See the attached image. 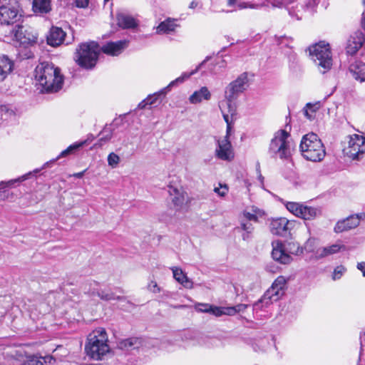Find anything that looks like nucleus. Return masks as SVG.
Listing matches in <instances>:
<instances>
[{"mask_svg":"<svg viewBox=\"0 0 365 365\" xmlns=\"http://www.w3.org/2000/svg\"><path fill=\"white\" fill-rule=\"evenodd\" d=\"M359 226V220L352 215L349 217L339 220L334 227V231L336 233H341L354 229Z\"/></svg>","mask_w":365,"mask_h":365,"instance_id":"obj_19","label":"nucleus"},{"mask_svg":"<svg viewBox=\"0 0 365 365\" xmlns=\"http://www.w3.org/2000/svg\"><path fill=\"white\" fill-rule=\"evenodd\" d=\"M248 307L247 304H238L234 306V308L236 309V314L243 312Z\"/></svg>","mask_w":365,"mask_h":365,"instance_id":"obj_55","label":"nucleus"},{"mask_svg":"<svg viewBox=\"0 0 365 365\" xmlns=\"http://www.w3.org/2000/svg\"><path fill=\"white\" fill-rule=\"evenodd\" d=\"M272 257L273 259L283 264H287L292 262L291 255L298 256L303 252V247L296 242L286 243L277 242L276 244L272 243Z\"/></svg>","mask_w":365,"mask_h":365,"instance_id":"obj_6","label":"nucleus"},{"mask_svg":"<svg viewBox=\"0 0 365 365\" xmlns=\"http://www.w3.org/2000/svg\"><path fill=\"white\" fill-rule=\"evenodd\" d=\"M320 106H321L320 102H317L314 104L310 103L307 104V108H309L312 111V113H314L317 110L319 109Z\"/></svg>","mask_w":365,"mask_h":365,"instance_id":"obj_53","label":"nucleus"},{"mask_svg":"<svg viewBox=\"0 0 365 365\" xmlns=\"http://www.w3.org/2000/svg\"><path fill=\"white\" fill-rule=\"evenodd\" d=\"M225 121L227 123L226 135L223 139L217 140L215 155L220 160L230 161L234 158V153L232 144L229 140L231 130L227 116H225Z\"/></svg>","mask_w":365,"mask_h":365,"instance_id":"obj_9","label":"nucleus"},{"mask_svg":"<svg viewBox=\"0 0 365 365\" xmlns=\"http://www.w3.org/2000/svg\"><path fill=\"white\" fill-rule=\"evenodd\" d=\"M264 212L259 209L252 207V212L244 211L242 219L247 220L248 222H257L259 217H263Z\"/></svg>","mask_w":365,"mask_h":365,"instance_id":"obj_32","label":"nucleus"},{"mask_svg":"<svg viewBox=\"0 0 365 365\" xmlns=\"http://www.w3.org/2000/svg\"><path fill=\"white\" fill-rule=\"evenodd\" d=\"M170 269L173 272V278L180 284H182V269L177 267H173Z\"/></svg>","mask_w":365,"mask_h":365,"instance_id":"obj_44","label":"nucleus"},{"mask_svg":"<svg viewBox=\"0 0 365 365\" xmlns=\"http://www.w3.org/2000/svg\"><path fill=\"white\" fill-rule=\"evenodd\" d=\"M289 133L285 130L277 131L271 140L268 153L271 158L287 160L291 156L290 143L288 138Z\"/></svg>","mask_w":365,"mask_h":365,"instance_id":"obj_5","label":"nucleus"},{"mask_svg":"<svg viewBox=\"0 0 365 365\" xmlns=\"http://www.w3.org/2000/svg\"><path fill=\"white\" fill-rule=\"evenodd\" d=\"M86 170H83V171H82V172H79V173H74V174L73 175V177H75V178H81L84 175V174H85V173H86Z\"/></svg>","mask_w":365,"mask_h":365,"instance_id":"obj_61","label":"nucleus"},{"mask_svg":"<svg viewBox=\"0 0 365 365\" xmlns=\"http://www.w3.org/2000/svg\"><path fill=\"white\" fill-rule=\"evenodd\" d=\"M210 304H197L195 305V309L198 312L209 313Z\"/></svg>","mask_w":365,"mask_h":365,"instance_id":"obj_48","label":"nucleus"},{"mask_svg":"<svg viewBox=\"0 0 365 365\" xmlns=\"http://www.w3.org/2000/svg\"><path fill=\"white\" fill-rule=\"evenodd\" d=\"M26 179V177L25 175L22 176L20 178L16 179V180H11L7 182L1 181L0 182V191L1 190H4L6 187L13 186L16 182L19 181H23Z\"/></svg>","mask_w":365,"mask_h":365,"instance_id":"obj_43","label":"nucleus"},{"mask_svg":"<svg viewBox=\"0 0 365 365\" xmlns=\"http://www.w3.org/2000/svg\"><path fill=\"white\" fill-rule=\"evenodd\" d=\"M247 3H240L239 4H237V7L239 9H245V8H247Z\"/></svg>","mask_w":365,"mask_h":365,"instance_id":"obj_63","label":"nucleus"},{"mask_svg":"<svg viewBox=\"0 0 365 365\" xmlns=\"http://www.w3.org/2000/svg\"><path fill=\"white\" fill-rule=\"evenodd\" d=\"M91 138H90V137H88V138L86 140H83L79 143H75L71 145L66 150H63L56 159L51 160L50 162H47L46 163H45V165H48L51 163H53L57 159H58L61 157H64V156L73 153L74 150H76L79 149L80 148L83 147L84 145H86L89 141H91L93 139V136L92 135H91Z\"/></svg>","mask_w":365,"mask_h":365,"instance_id":"obj_28","label":"nucleus"},{"mask_svg":"<svg viewBox=\"0 0 365 365\" xmlns=\"http://www.w3.org/2000/svg\"><path fill=\"white\" fill-rule=\"evenodd\" d=\"M211 98V93L206 86L202 87L200 90L195 91L189 98L191 103L196 104L202 100L208 101Z\"/></svg>","mask_w":365,"mask_h":365,"instance_id":"obj_26","label":"nucleus"},{"mask_svg":"<svg viewBox=\"0 0 365 365\" xmlns=\"http://www.w3.org/2000/svg\"><path fill=\"white\" fill-rule=\"evenodd\" d=\"M26 356L27 355H23L21 354H16V356H11L8 359V365H26Z\"/></svg>","mask_w":365,"mask_h":365,"instance_id":"obj_39","label":"nucleus"},{"mask_svg":"<svg viewBox=\"0 0 365 365\" xmlns=\"http://www.w3.org/2000/svg\"><path fill=\"white\" fill-rule=\"evenodd\" d=\"M66 32L60 27L52 26L46 37L47 43L53 47H57L65 41Z\"/></svg>","mask_w":365,"mask_h":365,"instance_id":"obj_16","label":"nucleus"},{"mask_svg":"<svg viewBox=\"0 0 365 365\" xmlns=\"http://www.w3.org/2000/svg\"><path fill=\"white\" fill-rule=\"evenodd\" d=\"M349 71L355 80L365 82V63L356 61L349 66Z\"/></svg>","mask_w":365,"mask_h":365,"instance_id":"obj_22","label":"nucleus"},{"mask_svg":"<svg viewBox=\"0 0 365 365\" xmlns=\"http://www.w3.org/2000/svg\"><path fill=\"white\" fill-rule=\"evenodd\" d=\"M210 56H207L203 61H202L198 66L195 67V69L192 70L191 71L184 72V80L189 78L191 76L195 74L199 70H200L203 67L205 63L208 61L210 59Z\"/></svg>","mask_w":365,"mask_h":365,"instance_id":"obj_41","label":"nucleus"},{"mask_svg":"<svg viewBox=\"0 0 365 365\" xmlns=\"http://www.w3.org/2000/svg\"><path fill=\"white\" fill-rule=\"evenodd\" d=\"M209 314H211L215 317L222 316V307H217L210 304Z\"/></svg>","mask_w":365,"mask_h":365,"instance_id":"obj_47","label":"nucleus"},{"mask_svg":"<svg viewBox=\"0 0 365 365\" xmlns=\"http://www.w3.org/2000/svg\"><path fill=\"white\" fill-rule=\"evenodd\" d=\"M99 135H101V137L98 142L94 144L95 147H101L105 143L108 142L113 136L112 130L110 128L106 126L100 133Z\"/></svg>","mask_w":365,"mask_h":365,"instance_id":"obj_37","label":"nucleus"},{"mask_svg":"<svg viewBox=\"0 0 365 365\" xmlns=\"http://www.w3.org/2000/svg\"><path fill=\"white\" fill-rule=\"evenodd\" d=\"M248 78L247 73H243L238 78L232 81L225 89L226 101H233L246 89Z\"/></svg>","mask_w":365,"mask_h":365,"instance_id":"obj_12","label":"nucleus"},{"mask_svg":"<svg viewBox=\"0 0 365 365\" xmlns=\"http://www.w3.org/2000/svg\"><path fill=\"white\" fill-rule=\"evenodd\" d=\"M286 208L295 216L304 219V210L303 207H307L304 204L295 202H287L285 204Z\"/></svg>","mask_w":365,"mask_h":365,"instance_id":"obj_30","label":"nucleus"},{"mask_svg":"<svg viewBox=\"0 0 365 365\" xmlns=\"http://www.w3.org/2000/svg\"><path fill=\"white\" fill-rule=\"evenodd\" d=\"M89 0H73V4L78 8H86L88 5Z\"/></svg>","mask_w":365,"mask_h":365,"instance_id":"obj_52","label":"nucleus"},{"mask_svg":"<svg viewBox=\"0 0 365 365\" xmlns=\"http://www.w3.org/2000/svg\"><path fill=\"white\" fill-rule=\"evenodd\" d=\"M33 10L35 13L46 14L51 10L50 0H34Z\"/></svg>","mask_w":365,"mask_h":365,"instance_id":"obj_31","label":"nucleus"},{"mask_svg":"<svg viewBox=\"0 0 365 365\" xmlns=\"http://www.w3.org/2000/svg\"><path fill=\"white\" fill-rule=\"evenodd\" d=\"M236 314V309L232 307H222V315L234 316Z\"/></svg>","mask_w":365,"mask_h":365,"instance_id":"obj_49","label":"nucleus"},{"mask_svg":"<svg viewBox=\"0 0 365 365\" xmlns=\"http://www.w3.org/2000/svg\"><path fill=\"white\" fill-rule=\"evenodd\" d=\"M233 101H227V113H226L224 110H222V116L225 119V116H227V120L229 123H230V130H232V126L234 123V121L236 120V108L235 106L232 103Z\"/></svg>","mask_w":365,"mask_h":365,"instance_id":"obj_34","label":"nucleus"},{"mask_svg":"<svg viewBox=\"0 0 365 365\" xmlns=\"http://www.w3.org/2000/svg\"><path fill=\"white\" fill-rule=\"evenodd\" d=\"M289 41H292V39L288 37H286V36H280L278 38V43L279 44H282L284 43L285 45L287 46V43Z\"/></svg>","mask_w":365,"mask_h":365,"instance_id":"obj_57","label":"nucleus"},{"mask_svg":"<svg viewBox=\"0 0 365 365\" xmlns=\"http://www.w3.org/2000/svg\"><path fill=\"white\" fill-rule=\"evenodd\" d=\"M148 289L153 293L160 292V288L158 287L157 282L155 281H151L148 284Z\"/></svg>","mask_w":365,"mask_h":365,"instance_id":"obj_51","label":"nucleus"},{"mask_svg":"<svg viewBox=\"0 0 365 365\" xmlns=\"http://www.w3.org/2000/svg\"><path fill=\"white\" fill-rule=\"evenodd\" d=\"M299 148L302 156L312 162L322 161L326 155L321 139L314 133H309L303 136Z\"/></svg>","mask_w":365,"mask_h":365,"instance_id":"obj_3","label":"nucleus"},{"mask_svg":"<svg viewBox=\"0 0 365 365\" xmlns=\"http://www.w3.org/2000/svg\"><path fill=\"white\" fill-rule=\"evenodd\" d=\"M116 347L110 348L108 344H86L85 351L88 357L93 360H103L115 355H135L144 354L147 347L141 344L140 346H134L135 344H116Z\"/></svg>","mask_w":365,"mask_h":365,"instance_id":"obj_1","label":"nucleus"},{"mask_svg":"<svg viewBox=\"0 0 365 365\" xmlns=\"http://www.w3.org/2000/svg\"><path fill=\"white\" fill-rule=\"evenodd\" d=\"M341 249L344 250L345 247L339 244H334L328 247H319L315 251L314 257L317 259H322L338 253Z\"/></svg>","mask_w":365,"mask_h":365,"instance_id":"obj_21","label":"nucleus"},{"mask_svg":"<svg viewBox=\"0 0 365 365\" xmlns=\"http://www.w3.org/2000/svg\"><path fill=\"white\" fill-rule=\"evenodd\" d=\"M309 55L318 66L321 73H325L332 66V57L329 45L320 42L309 47Z\"/></svg>","mask_w":365,"mask_h":365,"instance_id":"obj_8","label":"nucleus"},{"mask_svg":"<svg viewBox=\"0 0 365 365\" xmlns=\"http://www.w3.org/2000/svg\"><path fill=\"white\" fill-rule=\"evenodd\" d=\"M346 271V269L343 265L337 266L332 274L333 280L339 279Z\"/></svg>","mask_w":365,"mask_h":365,"instance_id":"obj_45","label":"nucleus"},{"mask_svg":"<svg viewBox=\"0 0 365 365\" xmlns=\"http://www.w3.org/2000/svg\"><path fill=\"white\" fill-rule=\"evenodd\" d=\"M52 361L55 359L52 356H45L43 357L37 355H27L26 365H48L51 364Z\"/></svg>","mask_w":365,"mask_h":365,"instance_id":"obj_27","label":"nucleus"},{"mask_svg":"<svg viewBox=\"0 0 365 365\" xmlns=\"http://www.w3.org/2000/svg\"><path fill=\"white\" fill-rule=\"evenodd\" d=\"M365 42V36L361 31L353 33L347 41L346 51L349 55L353 56L361 48Z\"/></svg>","mask_w":365,"mask_h":365,"instance_id":"obj_13","label":"nucleus"},{"mask_svg":"<svg viewBox=\"0 0 365 365\" xmlns=\"http://www.w3.org/2000/svg\"><path fill=\"white\" fill-rule=\"evenodd\" d=\"M176 19H167L164 21H162L157 27V34H169L174 31L177 26H179L176 24Z\"/></svg>","mask_w":365,"mask_h":365,"instance_id":"obj_29","label":"nucleus"},{"mask_svg":"<svg viewBox=\"0 0 365 365\" xmlns=\"http://www.w3.org/2000/svg\"><path fill=\"white\" fill-rule=\"evenodd\" d=\"M116 18L118 25L123 29H134L138 26L136 20L130 15L119 13Z\"/></svg>","mask_w":365,"mask_h":365,"instance_id":"obj_24","label":"nucleus"},{"mask_svg":"<svg viewBox=\"0 0 365 365\" xmlns=\"http://www.w3.org/2000/svg\"><path fill=\"white\" fill-rule=\"evenodd\" d=\"M289 221L284 217L274 219L271 222L270 231L273 235L286 236L288 232Z\"/></svg>","mask_w":365,"mask_h":365,"instance_id":"obj_20","label":"nucleus"},{"mask_svg":"<svg viewBox=\"0 0 365 365\" xmlns=\"http://www.w3.org/2000/svg\"><path fill=\"white\" fill-rule=\"evenodd\" d=\"M252 349L257 353H272L277 351L275 344H252Z\"/></svg>","mask_w":365,"mask_h":365,"instance_id":"obj_35","label":"nucleus"},{"mask_svg":"<svg viewBox=\"0 0 365 365\" xmlns=\"http://www.w3.org/2000/svg\"><path fill=\"white\" fill-rule=\"evenodd\" d=\"M257 172L259 174L258 178H259V181L262 183L264 181V177L261 174L260 165H259V163H257Z\"/></svg>","mask_w":365,"mask_h":365,"instance_id":"obj_59","label":"nucleus"},{"mask_svg":"<svg viewBox=\"0 0 365 365\" xmlns=\"http://www.w3.org/2000/svg\"><path fill=\"white\" fill-rule=\"evenodd\" d=\"M193 287V282L184 273V288L191 289Z\"/></svg>","mask_w":365,"mask_h":365,"instance_id":"obj_54","label":"nucleus"},{"mask_svg":"<svg viewBox=\"0 0 365 365\" xmlns=\"http://www.w3.org/2000/svg\"><path fill=\"white\" fill-rule=\"evenodd\" d=\"M35 79L41 86L42 91L47 93L57 92L63 85L60 69L48 62L41 63L36 67Z\"/></svg>","mask_w":365,"mask_h":365,"instance_id":"obj_2","label":"nucleus"},{"mask_svg":"<svg viewBox=\"0 0 365 365\" xmlns=\"http://www.w3.org/2000/svg\"><path fill=\"white\" fill-rule=\"evenodd\" d=\"M238 229H240L244 232L242 235L244 240H247L251 238L252 234L254 231V227L251 222H248L247 220L241 218L240 225Z\"/></svg>","mask_w":365,"mask_h":365,"instance_id":"obj_33","label":"nucleus"},{"mask_svg":"<svg viewBox=\"0 0 365 365\" xmlns=\"http://www.w3.org/2000/svg\"><path fill=\"white\" fill-rule=\"evenodd\" d=\"M99 53L100 47L97 43H83L76 48L74 59L81 67L90 69L96 66Z\"/></svg>","mask_w":365,"mask_h":365,"instance_id":"obj_4","label":"nucleus"},{"mask_svg":"<svg viewBox=\"0 0 365 365\" xmlns=\"http://www.w3.org/2000/svg\"><path fill=\"white\" fill-rule=\"evenodd\" d=\"M214 191L216 193H217L220 196L223 197L227 194L228 188L226 185H225L224 186L220 185V187H215L214 189Z\"/></svg>","mask_w":365,"mask_h":365,"instance_id":"obj_50","label":"nucleus"},{"mask_svg":"<svg viewBox=\"0 0 365 365\" xmlns=\"http://www.w3.org/2000/svg\"><path fill=\"white\" fill-rule=\"evenodd\" d=\"M346 155L352 160L360 159V155L365 153V138L354 134L350 137L348 146L344 149Z\"/></svg>","mask_w":365,"mask_h":365,"instance_id":"obj_10","label":"nucleus"},{"mask_svg":"<svg viewBox=\"0 0 365 365\" xmlns=\"http://www.w3.org/2000/svg\"><path fill=\"white\" fill-rule=\"evenodd\" d=\"M166 93L162 94L160 96H155L152 99L150 100V101L152 102V105L155 104L158 98H160L161 97H163L165 96Z\"/></svg>","mask_w":365,"mask_h":365,"instance_id":"obj_62","label":"nucleus"},{"mask_svg":"<svg viewBox=\"0 0 365 365\" xmlns=\"http://www.w3.org/2000/svg\"><path fill=\"white\" fill-rule=\"evenodd\" d=\"M182 83V75L177 78L175 80L171 81L166 87L161 89L160 91L155 93L153 95L148 96L145 99H144L143 101H141L138 104L139 108H145L147 106H151L153 101H150V99H152L155 96H160L164 93H167L169 91H172L174 88H178L180 84Z\"/></svg>","mask_w":365,"mask_h":365,"instance_id":"obj_15","label":"nucleus"},{"mask_svg":"<svg viewBox=\"0 0 365 365\" xmlns=\"http://www.w3.org/2000/svg\"><path fill=\"white\" fill-rule=\"evenodd\" d=\"M357 268L362 272L363 276L365 277V262H362L358 263Z\"/></svg>","mask_w":365,"mask_h":365,"instance_id":"obj_58","label":"nucleus"},{"mask_svg":"<svg viewBox=\"0 0 365 365\" xmlns=\"http://www.w3.org/2000/svg\"><path fill=\"white\" fill-rule=\"evenodd\" d=\"M120 163L119 156L114 153H110L108 156V164L112 168H116Z\"/></svg>","mask_w":365,"mask_h":365,"instance_id":"obj_42","label":"nucleus"},{"mask_svg":"<svg viewBox=\"0 0 365 365\" xmlns=\"http://www.w3.org/2000/svg\"><path fill=\"white\" fill-rule=\"evenodd\" d=\"M91 295L96 294V292L93 291L91 292ZM96 294L104 301H110V300H125V297L115 296L114 293L111 292H106L105 290H100L96 292Z\"/></svg>","mask_w":365,"mask_h":365,"instance_id":"obj_36","label":"nucleus"},{"mask_svg":"<svg viewBox=\"0 0 365 365\" xmlns=\"http://www.w3.org/2000/svg\"><path fill=\"white\" fill-rule=\"evenodd\" d=\"M320 0H306L304 4V10L311 14L316 11V8L318 6Z\"/></svg>","mask_w":365,"mask_h":365,"instance_id":"obj_40","label":"nucleus"},{"mask_svg":"<svg viewBox=\"0 0 365 365\" xmlns=\"http://www.w3.org/2000/svg\"><path fill=\"white\" fill-rule=\"evenodd\" d=\"M286 279L283 276L278 277L264 295L253 304V309L258 311L267 307L274 302H277L284 294Z\"/></svg>","mask_w":365,"mask_h":365,"instance_id":"obj_7","label":"nucleus"},{"mask_svg":"<svg viewBox=\"0 0 365 365\" xmlns=\"http://www.w3.org/2000/svg\"><path fill=\"white\" fill-rule=\"evenodd\" d=\"M304 210V219L305 220H312L321 215V210L317 207L307 206L303 207Z\"/></svg>","mask_w":365,"mask_h":365,"instance_id":"obj_38","label":"nucleus"},{"mask_svg":"<svg viewBox=\"0 0 365 365\" xmlns=\"http://www.w3.org/2000/svg\"><path fill=\"white\" fill-rule=\"evenodd\" d=\"M11 33L14 34L15 40L24 47L33 46L36 43V34L34 33L29 28L16 24L12 29Z\"/></svg>","mask_w":365,"mask_h":365,"instance_id":"obj_11","label":"nucleus"},{"mask_svg":"<svg viewBox=\"0 0 365 365\" xmlns=\"http://www.w3.org/2000/svg\"><path fill=\"white\" fill-rule=\"evenodd\" d=\"M316 239L310 237L309 238L304 244V249L308 252H314V246H315Z\"/></svg>","mask_w":365,"mask_h":365,"instance_id":"obj_46","label":"nucleus"},{"mask_svg":"<svg viewBox=\"0 0 365 365\" xmlns=\"http://www.w3.org/2000/svg\"><path fill=\"white\" fill-rule=\"evenodd\" d=\"M87 342H109L106 329L98 327L87 336Z\"/></svg>","mask_w":365,"mask_h":365,"instance_id":"obj_23","label":"nucleus"},{"mask_svg":"<svg viewBox=\"0 0 365 365\" xmlns=\"http://www.w3.org/2000/svg\"><path fill=\"white\" fill-rule=\"evenodd\" d=\"M352 216L357 217V219L359 220V225L360 224V221L361 220H364L365 219V212H361V213H358V214L352 215Z\"/></svg>","mask_w":365,"mask_h":365,"instance_id":"obj_60","label":"nucleus"},{"mask_svg":"<svg viewBox=\"0 0 365 365\" xmlns=\"http://www.w3.org/2000/svg\"><path fill=\"white\" fill-rule=\"evenodd\" d=\"M128 45V41L120 40L115 42L110 41L103 45L100 51L110 56L119 55Z\"/></svg>","mask_w":365,"mask_h":365,"instance_id":"obj_17","label":"nucleus"},{"mask_svg":"<svg viewBox=\"0 0 365 365\" xmlns=\"http://www.w3.org/2000/svg\"><path fill=\"white\" fill-rule=\"evenodd\" d=\"M14 68V63L7 56L0 58V81H4Z\"/></svg>","mask_w":365,"mask_h":365,"instance_id":"obj_25","label":"nucleus"},{"mask_svg":"<svg viewBox=\"0 0 365 365\" xmlns=\"http://www.w3.org/2000/svg\"><path fill=\"white\" fill-rule=\"evenodd\" d=\"M304 115L310 120L314 118V113H312V111L307 108V106L304 108Z\"/></svg>","mask_w":365,"mask_h":365,"instance_id":"obj_56","label":"nucleus"},{"mask_svg":"<svg viewBox=\"0 0 365 365\" xmlns=\"http://www.w3.org/2000/svg\"><path fill=\"white\" fill-rule=\"evenodd\" d=\"M20 17L19 10L15 6L4 5L0 6V23L1 24H14Z\"/></svg>","mask_w":365,"mask_h":365,"instance_id":"obj_14","label":"nucleus"},{"mask_svg":"<svg viewBox=\"0 0 365 365\" xmlns=\"http://www.w3.org/2000/svg\"><path fill=\"white\" fill-rule=\"evenodd\" d=\"M182 186L179 184L178 185L171 182L168 185V192L171 198V201L176 210H180L182 207Z\"/></svg>","mask_w":365,"mask_h":365,"instance_id":"obj_18","label":"nucleus"},{"mask_svg":"<svg viewBox=\"0 0 365 365\" xmlns=\"http://www.w3.org/2000/svg\"><path fill=\"white\" fill-rule=\"evenodd\" d=\"M360 340L361 342H365V331H363L360 334Z\"/></svg>","mask_w":365,"mask_h":365,"instance_id":"obj_64","label":"nucleus"}]
</instances>
